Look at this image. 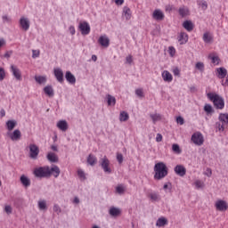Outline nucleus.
Returning a JSON list of instances; mask_svg holds the SVG:
<instances>
[{
  "label": "nucleus",
  "instance_id": "33",
  "mask_svg": "<svg viewBox=\"0 0 228 228\" xmlns=\"http://www.w3.org/2000/svg\"><path fill=\"white\" fill-rule=\"evenodd\" d=\"M87 163H88V165H91V167H94L95 165V163H97V158L95 156H94L93 154H90L87 157Z\"/></svg>",
  "mask_w": 228,
  "mask_h": 228
},
{
  "label": "nucleus",
  "instance_id": "54",
  "mask_svg": "<svg viewBox=\"0 0 228 228\" xmlns=\"http://www.w3.org/2000/svg\"><path fill=\"white\" fill-rule=\"evenodd\" d=\"M135 94L137 95V97H143V90L136 89L135 90Z\"/></svg>",
  "mask_w": 228,
  "mask_h": 228
},
{
  "label": "nucleus",
  "instance_id": "63",
  "mask_svg": "<svg viewBox=\"0 0 228 228\" xmlns=\"http://www.w3.org/2000/svg\"><path fill=\"white\" fill-rule=\"evenodd\" d=\"M223 86H228V75L225 77V80H222Z\"/></svg>",
  "mask_w": 228,
  "mask_h": 228
},
{
  "label": "nucleus",
  "instance_id": "55",
  "mask_svg": "<svg viewBox=\"0 0 228 228\" xmlns=\"http://www.w3.org/2000/svg\"><path fill=\"white\" fill-rule=\"evenodd\" d=\"M4 211L7 215H12V207L10 205L5 206Z\"/></svg>",
  "mask_w": 228,
  "mask_h": 228
},
{
  "label": "nucleus",
  "instance_id": "39",
  "mask_svg": "<svg viewBox=\"0 0 228 228\" xmlns=\"http://www.w3.org/2000/svg\"><path fill=\"white\" fill-rule=\"evenodd\" d=\"M172 151L175 154H181V148L179 147V144H173L172 145Z\"/></svg>",
  "mask_w": 228,
  "mask_h": 228
},
{
  "label": "nucleus",
  "instance_id": "25",
  "mask_svg": "<svg viewBox=\"0 0 228 228\" xmlns=\"http://www.w3.org/2000/svg\"><path fill=\"white\" fill-rule=\"evenodd\" d=\"M5 126L8 129V131H13L15 129V126H17V121L15 120H7L5 123Z\"/></svg>",
  "mask_w": 228,
  "mask_h": 228
},
{
  "label": "nucleus",
  "instance_id": "45",
  "mask_svg": "<svg viewBox=\"0 0 228 228\" xmlns=\"http://www.w3.org/2000/svg\"><path fill=\"white\" fill-rule=\"evenodd\" d=\"M53 211L54 213H56L57 215H60V213H61V208H60V206L58 204H55L53 206Z\"/></svg>",
  "mask_w": 228,
  "mask_h": 228
},
{
  "label": "nucleus",
  "instance_id": "18",
  "mask_svg": "<svg viewBox=\"0 0 228 228\" xmlns=\"http://www.w3.org/2000/svg\"><path fill=\"white\" fill-rule=\"evenodd\" d=\"M98 42L102 47H110V38L106 36L100 37Z\"/></svg>",
  "mask_w": 228,
  "mask_h": 228
},
{
  "label": "nucleus",
  "instance_id": "2",
  "mask_svg": "<svg viewBox=\"0 0 228 228\" xmlns=\"http://www.w3.org/2000/svg\"><path fill=\"white\" fill-rule=\"evenodd\" d=\"M154 179L161 181V179H165L168 175V167L164 162H159L154 166Z\"/></svg>",
  "mask_w": 228,
  "mask_h": 228
},
{
  "label": "nucleus",
  "instance_id": "30",
  "mask_svg": "<svg viewBox=\"0 0 228 228\" xmlns=\"http://www.w3.org/2000/svg\"><path fill=\"white\" fill-rule=\"evenodd\" d=\"M218 118H219L220 122H222V124H224L225 126H227V124H228V113H220Z\"/></svg>",
  "mask_w": 228,
  "mask_h": 228
},
{
  "label": "nucleus",
  "instance_id": "44",
  "mask_svg": "<svg viewBox=\"0 0 228 228\" xmlns=\"http://www.w3.org/2000/svg\"><path fill=\"white\" fill-rule=\"evenodd\" d=\"M210 59L212 60V63H214V65H218V63H220V58H218V56H212Z\"/></svg>",
  "mask_w": 228,
  "mask_h": 228
},
{
  "label": "nucleus",
  "instance_id": "62",
  "mask_svg": "<svg viewBox=\"0 0 228 228\" xmlns=\"http://www.w3.org/2000/svg\"><path fill=\"white\" fill-rule=\"evenodd\" d=\"M114 3L118 5V6H122V4H124V0H113Z\"/></svg>",
  "mask_w": 228,
  "mask_h": 228
},
{
  "label": "nucleus",
  "instance_id": "36",
  "mask_svg": "<svg viewBox=\"0 0 228 228\" xmlns=\"http://www.w3.org/2000/svg\"><path fill=\"white\" fill-rule=\"evenodd\" d=\"M149 197H150L151 200H152V202H158L160 200L159 194H158L156 192L150 193Z\"/></svg>",
  "mask_w": 228,
  "mask_h": 228
},
{
  "label": "nucleus",
  "instance_id": "13",
  "mask_svg": "<svg viewBox=\"0 0 228 228\" xmlns=\"http://www.w3.org/2000/svg\"><path fill=\"white\" fill-rule=\"evenodd\" d=\"M216 70V76L219 79H224V77H226V76H227V69L225 68H224V67L217 68Z\"/></svg>",
  "mask_w": 228,
  "mask_h": 228
},
{
  "label": "nucleus",
  "instance_id": "47",
  "mask_svg": "<svg viewBox=\"0 0 228 228\" xmlns=\"http://www.w3.org/2000/svg\"><path fill=\"white\" fill-rule=\"evenodd\" d=\"M216 126H217L218 131H221V132L225 131V124L216 123Z\"/></svg>",
  "mask_w": 228,
  "mask_h": 228
},
{
  "label": "nucleus",
  "instance_id": "5",
  "mask_svg": "<svg viewBox=\"0 0 228 228\" xmlns=\"http://www.w3.org/2000/svg\"><path fill=\"white\" fill-rule=\"evenodd\" d=\"M191 142L195 145H202L204 143V135L200 132H196L191 135Z\"/></svg>",
  "mask_w": 228,
  "mask_h": 228
},
{
  "label": "nucleus",
  "instance_id": "12",
  "mask_svg": "<svg viewBox=\"0 0 228 228\" xmlns=\"http://www.w3.org/2000/svg\"><path fill=\"white\" fill-rule=\"evenodd\" d=\"M53 74L59 83H63V70H61V69L55 68L53 69Z\"/></svg>",
  "mask_w": 228,
  "mask_h": 228
},
{
  "label": "nucleus",
  "instance_id": "41",
  "mask_svg": "<svg viewBox=\"0 0 228 228\" xmlns=\"http://www.w3.org/2000/svg\"><path fill=\"white\" fill-rule=\"evenodd\" d=\"M195 69L200 70V72H204V62H197L195 65Z\"/></svg>",
  "mask_w": 228,
  "mask_h": 228
},
{
  "label": "nucleus",
  "instance_id": "59",
  "mask_svg": "<svg viewBox=\"0 0 228 228\" xmlns=\"http://www.w3.org/2000/svg\"><path fill=\"white\" fill-rule=\"evenodd\" d=\"M126 63L131 65V63H133V56H131V55L126 56Z\"/></svg>",
  "mask_w": 228,
  "mask_h": 228
},
{
  "label": "nucleus",
  "instance_id": "49",
  "mask_svg": "<svg viewBox=\"0 0 228 228\" xmlns=\"http://www.w3.org/2000/svg\"><path fill=\"white\" fill-rule=\"evenodd\" d=\"M151 118L153 120V123L156 124L158 120L159 119V115L158 114H151Z\"/></svg>",
  "mask_w": 228,
  "mask_h": 228
},
{
  "label": "nucleus",
  "instance_id": "56",
  "mask_svg": "<svg viewBox=\"0 0 228 228\" xmlns=\"http://www.w3.org/2000/svg\"><path fill=\"white\" fill-rule=\"evenodd\" d=\"M12 54H13V51H7L4 54V58H6L7 60L12 56Z\"/></svg>",
  "mask_w": 228,
  "mask_h": 228
},
{
  "label": "nucleus",
  "instance_id": "61",
  "mask_svg": "<svg viewBox=\"0 0 228 228\" xmlns=\"http://www.w3.org/2000/svg\"><path fill=\"white\" fill-rule=\"evenodd\" d=\"M162 140H163V135H161V134H157L156 142H162Z\"/></svg>",
  "mask_w": 228,
  "mask_h": 228
},
{
  "label": "nucleus",
  "instance_id": "19",
  "mask_svg": "<svg viewBox=\"0 0 228 228\" xmlns=\"http://www.w3.org/2000/svg\"><path fill=\"white\" fill-rule=\"evenodd\" d=\"M162 79L166 83H172L174 77H172V75L170 74V72L168 70H164L162 72Z\"/></svg>",
  "mask_w": 228,
  "mask_h": 228
},
{
  "label": "nucleus",
  "instance_id": "22",
  "mask_svg": "<svg viewBox=\"0 0 228 228\" xmlns=\"http://www.w3.org/2000/svg\"><path fill=\"white\" fill-rule=\"evenodd\" d=\"M178 42H180L181 45L186 44V42H188V34L181 32L180 35L178 36Z\"/></svg>",
  "mask_w": 228,
  "mask_h": 228
},
{
  "label": "nucleus",
  "instance_id": "37",
  "mask_svg": "<svg viewBox=\"0 0 228 228\" xmlns=\"http://www.w3.org/2000/svg\"><path fill=\"white\" fill-rule=\"evenodd\" d=\"M123 13H125L126 20H129V19H131V9H129V7H124Z\"/></svg>",
  "mask_w": 228,
  "mask_h": 228
},
{
  "label": "nucleus",
  "instance_id": "53",
  "mask_svg": "<svg viewBox=\"0 0 228 228\" xmlns=\"http://www.w3.org/2000/svg\"><path fill=\"white\" fill-rule=\"evenodd\" d=\"M177 124H180V126H183L184 124V118L183 117L179 116L176 118Z\"/></svg>",
  "mask_w": 228,
  "mask_h": 228
},
{
  "label": "nucleus",
  "instance_id": "16",
  "mask_svg": "<svg viewBox=\"0 0 228 228\" xmlns=\"http://www.w3.org/2000/svg\"><path fill=\"white\" fill-rule=\"evenodd\" d=\"M20 181L22 186H24V188H29V186H31V180L25 175H22L20 177Z\"/></svg>",
  "mask_w": 228,
  "mask_h": 228
},
{
  "label": "nucleus",
  "instance_id": "29",
  "mask_svg": "<svg viewBox=\"0 0 228 228\" xmlns=\"http://www.w3.org/2000/svg\"><path fill=\"white\" fill-rule=\"evenodd\" d=\"M35 81H37L38 85H45V83H47V77L44 76H35Z\"/></svg>",
  "mask_w": 228,
  "mask_h": 228
},
{
  "label": "nucleus",
  "instance_id": "10",
  "mask_svg": "<svg viewBox=\"0 0 228 228\" xmlns=\"http://www.w3.org/2000/svg\"><path fill=\"white\" fill-rule=\"evenodd\" d=\"M175 173L176 175H179V177H184L186 175V167L183 165H177L175 167Z\"/></svg>",
  "mask_w": 228,
  "mask_h": 228
},
{
  "label": "nucleus",
  "instance_id": "7",
  "mask_svg": "<svg viewBox=\"0 0 228 228\" xmlns=\"http://www.w3.org/2000/svg\"><path fill=\"white\" fill-rule=\"evenodd\" d=\"M11 72L17 81H22V72L19 67L11 65Z\"/></svg>",
  "mask_w": 228,
  "mask_h": 228
},
{
  "label": "nucleus",
  "instance_id": "15",
  "mask_svg": "<svg viewBox=\"0 0 228 228\" xmlns=\"http://www.w3.org/2000/svg\"><path fill=\"white\" fill-rule=\"evenodd\" d=\"M8 135L11 140H12V142H18V140H20L21 136L20 130L16 129L13 131V133H8Z\"/></svg>",
  "mask_w": 228,
  "mask_h": 228
},
{
  "label": "nucleus",
  "instance_id": "27",
  "mask_svg": "<svg viewBox=\"0 0 228 228\" xmlns=\"http://www.w3.org/2000/svg\"><path fill=\"white\" fill-rule=\"evenodd\" d=\"M109 215H110V216H118L120 215V208L111 207L109 210Z\"/></svg>",
  "mask_w": 228,
  "mask_h": 228
},
{
  "label": "nucleus",
  "instance_id": "42",
  "mask_svg": "<svg viewBox=\"0 0 228 228\" xmlns=\"http://www.w3.org/2000/svg\"><path fill=\"white\" fill-rule=\"evenodd\" d=\"M198 4L201 7L202 10H208V2L204 0L199 1Z\"/></svg>",
  "mask_w": 228,
  "mask_h": 228
},
{
  "label": "nucleus",
  "instance_id": "50",
  "mask_svg": "<svg viewBox=\"0 0 228 228\" xmlns=\"http://www.w3.org/2000/svg\"><path fill=\"white\" fill-rule=\"evenodd\" d=\"M194 184H195V186H196V188H204V183L201 182V181H200V180H197L195 183H194Z\"/></svg>",
  "mask_w": 228,
  "mask_h": 228
},
{
  "label": "nucleus",
  "instance_id": "21",
  "mask_svg": "<svg viewBox=\"0 0 228 228\" xmlns=\"http://www.w3.org/2000/svg\"><path fill=\"white\" fill-rule=\"evenodd\" d=\"M46 159H48V161H50V163H58L59 161L58 155L53 152H48Z\"/></svg>",
  "mask_w": 228,
  "mask_h": 228
},
{
  "label": "nucleus",
  "instance_id": "58",
  "mask_svg": "<svg viewBox=\"0 0 228 228\" xmlns=\"http://www.w3.org/2000/svg\"><path fill=\"white\" fill-rule=\"evenodd\" d=\"M174 76H181V70L178 68L173 69Z\"/></svg>",
  "mask_w": 228,
  "mask_h": 228
},
{
  "label": "nucleus",
  "instance_id": "46",
  "mask_svg": "<svg viewBox=\"0 0 228 228\" xmlns=\"http://www.w3.org/2000/svg\"><path fill=\"white\" fill-rule=\"evenodd\" d=\"M117 159L119 165L122 164L124 161V155H122V153H117Z\"/></svg>",
  "mask_w": 228,
  "mask_h": 228
},
{
  "label": "nucleus",
  "instance_id": "57",
  "mask_svg": "<svg viewBox=\"0 0 228 228\" xmlns=\"http://www.w3.org/2000/svg\"><path fill=\"white\" fill-rule=\"evenodd\" d=\"M116 191H117V193H119V194L124 193V187H122V186H118V187L116 188Z\"/></svg>",
  "mask_w": 228,
  "mask_h": 228
},
{
  "label": "nucleus",
  "instance_id": "34",
  "mask_svg": "<svg viewBox=\"0 0 228 228\" xmlns=\"http://www.w3.org/2000/svg\"><path fill=\"white\" fill-rule=\"evenodd\" d=\"M184 29L187 31H193V23L190 20H185L183 24Z\"/></svg>",
  "mask_w": 228,
  "mask_h": 228
},
{
  "label": "nucleus",
  "instance_id": "14",
  "mask_svg": "<svg viewBox=\"0 0 228 228\" xmlns=\"http://www.w3.org/2000/svg\"><path fill=\"white\" fill-rule=\"evenodd\" d=\"M152 17L155 20H163L165 19V13L161 10L156 9L152 13Z\"/></svg>",
  "mask_w": 228,
  "mask_h": 228
},
{
  "label": "nucleus",
  "instance_id": "28",
  "mask_svg": "<svg viewBox=\"0 0 228 228\" xmlns=\"http://www.w3.org/2000/svg\"><path fill=\"white\" fill-rule=\"evenodd\" d=\"M108 106H115L117 104V99L111 94H107Z\"/></svg>",
  "mask_w": 228,
  "mask_h": 228
},
{
  "label": "nucleus",
  "instance_id": "6",
  "mask_svg": "<svg viewBox=\"0 0 228 228\" xmlns=\"http://www.w3.org/2000/svg\"><path fill=\"white\" fill-rule=\"evenodd\" d=\"M29 149V158L31 159H37L38 158V154H40V150L37 144H30L28 146Z\"/></svg>",
  "mask_w": 228,
  "mask_h": 228
},
{
  "label": "nucleus",
  "instance_id": "4",
  "mask_svg": "<svg viewBox=\"0 0 228 228\" xmlns=\"http://www.w3.org/2000/svg\"><path fill=\"white\" fill-rule=\"evenodd\" d=\"M100 167L105 174H111V167H110V159L107 157L100 159Z\"/></svg>",
  "mask_w": 228,
  "mask_h": 228
},
{
  "label": "nucleus",
  "instance_id": "52",
  "mask_svg": "<svg viewBox=\"0 0 228 228\" xmlns=\"http://www.w3.org/2000/svg\"><path fill=\"white\" fill-rule=\"evenodd\" d=\"M2 19H3V22H7V23L12 22V18L8 17V15H4Z\"/></svg>",
  "mask_w": 228,
  "mask_h": 228
},
{
  "label": "nucleus",
  "instance_id": "40",
  "mask_svg": "<svg viewBox=\"0 0 228 228\" xmlns=\"http://www.w3.org/2000/svg\"><path fill=\"white\" fill-rule=\"evenodd\" d=\"M204 111H206V113L208 115H209V114L213 113V107L211 105H209V104H206L204 106Z\"/></svg>",
  "mask_w": 228,
  "mask_h": 228
},
{
  "label": "nucleus",
  "instance_id": "17",
  "mask_svg": "<svg viewBox=\"0 0 228 228\" xmlns=\"http://www.w3.org/2000/svg\"><path fill=\"white\" fill-rule=\"evenodd\" d=\"M57 127L61 131L65 132L69 129V123H67V120H59L57 122Z\"/></svg>",
  "mask_w": 228,
  "mask_h": 228
},
{
  "label": "nucleus",
  "instance_id": "60",
  "mask_svg": "<svg viewBox=\"0 0 228 228\" xmlns=\"http://www.w3.org/2000/svg\"><path fill=\"white\" fill-rule=\"evenodd\" d=\"M69 31L70 35H76V28H74V26H70L69 28Z\"/></svg>",
  "mask_w": 228,
  "mask_h": 228
},
{
  "label": "nucleus",
  "instance_id": "9",
  "mask_svg": "<svg viewBox=\"0 0 228 228\" xmlns=\"http://www.w3.org/2000/svg\"><path fill=\"white\" fill-rule=\"evenodd\" d=\"M216 208L217 211H227L228 209L227 201L224 200H218L216 202Z\"/></svg>",
  "mask_w": 228,
  "mask_h": 228
},
{
  "label": "nucleus",
  "instance_id": "3",
  "mask_svg": "<svg viewBox=\"0 0 228 228\" xmlns=\"http://www.w3.org/2000/svg\"><path fill=\"white\" fill-rule=\"evenodd\" d=\"M207 96L208 99H209V101L213 102L216 110H224L225 106V102L224 101V98L222 96L214 93H208Z\"/></svg>",
  "mask_w": 228,
  "mask_h": 228
},
{
  "label": "nucleus",
  "instance_id": "51",
  "mask_svg": "<svg viewBox=\"0 0 228 228\" xmlns=\"http://www.w3.org/2000/svg\"><path fill=\"white\" fill-rule=\"evenodd\" d=\"M163 190H169V191H172V183H165L163 186Z\"/></svg>",
  "mask_w": 228,
  "mask_h": 228
},
{
  "label": "nucleus",
  "instance_id": "35",
  "mask_svg": "<svg viewBox=\"0 0 228 228\" xmlns=\"http://www.w3.org/2000/svg\"><path fill=\"white\" fill-rule=\"evenodd\" d=\"M119 120L120 122H127V120H129V114L126 111H121L119 114Z\"/></svg>",
  "mask_w": 228,
  "mask_h": 228
},
{
  "label": "nucleus",
  "instance_id": "26",
  "mask_svg": "<svg viewBox=\"0 0 228 228\" xmlns=\"http://www.w3.org/2000/svg\"><path fill=\"white\" fill-rule=\"evenodd\" d=\"M178 13L181 17H187V15H190V11L186 6H182L179 8Z\"/></svg>",
  "mask_w": 228,
  "mask_h": 228
},
{
  "label": "nucleus",
  "instance_id": "48",
  "mask_svg": "<svg viewBox=\"0 0 228 228\" xmlns=\"http://www.w3.org/2000/svg\"><path fill=\"white\" fill-rule=\"evenodd\" d=\"M40 56V50H32V58H38Z\"/></svg>",
  "mask_w": 228,
  "mask_h": 228
},
{
  "label": "nucleus",
  "instance_id": "1",
  "mask_svg": "<svg viewBox=\"0 0 228 228\" xmlns=\"http://www.w3.org/2000/svg\"><path fill=\"white\" fill-rule=\"evenodd\" d=\"M61 173V171L58 166H53L52 167H49L48 166L40 167L34 170V175L36 177H39L40 179L44 177H51V175L57 178L60 177Z\"/></svg>",
  "mask_w": 228,
  "mask_h": 228
},
{
  "label": "nucleus",
  "instance_id": "43",
  "mask_svg": "<svg viewBox=\"0 0 228 228\" xmlns=\"http://www.w3.org/2000/svg\"><path fill=\"white\" fill-rule=\"evenodd\" d=\"M4 77H6V72L4 71V69L0 68V81L4 80Z\"/></svg>",
  "mask_w": 228,
  "mask_h": 228
},
{
  "label": "nucleus",
  "instance_id": "20",
  "mask_svg": "<svg viewBox=\"0 0 228 228\" xmlns=\"http://www.w3.org/2000/svg\"><path fill=\"white\" fill-rule=\"evenodd\" d=\"M65 78L69 83V85H76V77L70 71H67L65 74Z\"/></svg>",
  "mask_w": 228,
  "mask_h": 228
},
{
  "label": "nucleus",
  "instance_id": "64",
  "mask_svg": "<svg viewBox=\"0 0 228 228\" xmlns=\"http://www.w3.org/2000/svg\"><path fill=\"white\" fill-rule=\"evenodd\" d=\"M51 149H52V151H53V152H58V146L57 145L53 144L51 146Z\"/></svg>",
  "mask_w": 228,
  "mask_h": 228
},
{
  "label": "nucleus",
  "instance_id": "38",
  "mask_svg": "<svg viewBox=\"0 0 228 228\" xmlns=\"http://www.w3.org/2000/svg\"><path fill=\"white\" fill-rule=\"evenodd\" d=\"M77 175H78L79 179H81V181H85L86 179V175H85V171H83L82 169L77 170Z\"/></svg>",
  "mask_w": 228,
  "mask_h": 228
},
{
  "label": "nucleus",
  "instance_id": "31",
  "mask_svg": "<svg viewBox=\"0 0 228 228\" xmlns=\"http://www.w3.org/2000/svg\"><path fill=\"white\" fill-rule=\"evenodd\" d=\"M203 41L206 44H211L213 42V36H211V34H209V32L204 33Z\"/></svg>",
  "mask_w": 228,
  "mask_h": 228
},
{
  "label": "nucleus",
  "instance_id": "23",
  "mask_svg": "<svg viewBox=\"0 0 228 228\" xmlns=\"http://www.w3.org/2000/svg\"><path fill=\"white\" fill-rule=\"evenodd\" d=\"M165 225H168V220L166 217H159L156 222V226L165 227Z\"/></svg>",
  "mask_w": 228,
  "mask_h": 228
},
{
  "label": "nucleus",
  "instance_id": "32",
  "mask_svg": "<svg viewBox=\"0 0 228 228\" xmlns=\"http://www.w3.org/2000/svg\"><path fill=\"white\" fill-rule=\"evenodd\" d=\"M37 206L40 211H45L47 209V201L41 200L38 201Z\"/></svg>",
  "mask_w": 228,
  "mask_h": 228
},
{
  "label": "nucleus",
  "instance_id": "11",
  "mask_svg": "<svg viewBox=\"0 0 228 228\" xmlns=\"http://www.w3.org/2000/svg\"><path fill=\"white\" fill-rule=\"evenodd\" d=\"M20 26L24 31H28L29 29V20L28 18L21 17L20 19Z\"/></svg>",
  "mask_w": 228,
  "mask_h": 228
},
{
  "label": "nucleus",
  "instance_id": "24",
  "mask_svg": "<svg viewBox=\"0 0 228 228\" xmlns=\"http://www.w3.org/2000/svg\"><path fill=\"white\" fill-rule=\"evenodd\" d=\"M44 92L48 97H54V89H53V86H46L44 88Z\"/></svg>",
  "mask_w": 228,
  "mask_h": 228
},
{
  "label": "nucleus",
  "instance_id": "8",
  "mask_svg": "<svg viewBox=\"0 0 228 228\" xmlns=\"http://www.w3.org/2000/svg\"><path fill=\"white\" fill-rule=\"evenodd\" d=\"M78 29L80 30L81 35H90V24L86 21L80 22Z\"/></svg>",
  "mask_w": 228,
  "mask_h": 228
}]
</instances>
